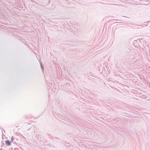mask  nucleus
Masks as SVG:
<instances>
[{"instance_id":"0eeeda50","label":"nucleus","mask_w":150,"mask_h":150,"mask_svg":"<svg viewBox=\"0 0 150 150\" xmlns=\"http://www.w3.org/2000/svg\"><path fill=\"white\" fill-rule=\"evenodd\" d=\"M119 21V20H118V19H116V21Z\"/></svg>"},{"instance_id":"39448f33","label":"nucleus","mask_w":150,"mask_h":150,"mask_svg":"<svg viewBox=\"0 0 150 150\" xmlns=\"http://www.w3.org/2000/svg\"><path fill=\"white\" fill-rule=\"evenodd\" d=\"M14 137H11V140L13 141L14 140Z\"/></svg>"},{"instance_id":"423d86ee","label":"nucleus","mask_w":150,"mask_h":150,"mask_svg":"<svg viewBox=\"0 0 150 150\" xmlns=\"http://www.w3.org/2000/svg\"><path fill=\"white\" fill-rule=\"evenodd\" d=\"M2 129L3 130V131H4V132H5V130L4 129Z\"/></svg>"},{"instance_id":"6e6552de","label":"nucleus","mask_w":150,"mask_h":150,"mask_svg":"<svg viewBox=\"0 0 150 150\" xmlns=\"http://www.w3.org/2000/svg\"><path fill=\"white\" fill-rule=\"evenodd\" d=\"M2 149V148H1V149H0V150H1V149Z\"/></svg>"},{"instance_id":"f257e3e1","label":"nucleus","mask_w":150,"mask_h":150,"mask_svg":"<svg viewBox=\"0 0 150 150\" xmlns=\"http://www.w3.org/2000/svg\"><path fill=\"white\" fill-rule=\"evenodd\" d=\"M125 54L127 56H130L132 54V52L130 49L126 48L125 52Z\"/></svg>"},{"instance_id":"f03ea898","label":"nucleus","mask_w":150,"mask_h":150,"mask_svg":"<svg viewBox=\"0 0 150 150\" xmlns=\"http://www.w3.org/2000/svg\"><path fill=\"white\" fill-rule=\"evenodd\" d=\"M6 145L8 146H9L11 145V142L9 140H7L6 141Z\"/></svg>"},{"instance_id":"20e7f679","label":"nucleus","mask_w":150,"mask_h":150,"mask_svg":"<svg viewBox=\"0 0 150 150\" xmlns=\"http://www.w3.org/2000/svg\"><path fill=\"white\" fill-rule=\"evenodd\" d=\"M133 57H132V60H133V62H136L137 60V59L136 60H134V59H135V57L134 56H133Z\"/></svg>"},{"instance_id":"7ed1b4c3","label":"nucleus","mask_w":150,"mask_h":150,"mask_svg":"<svg viewBox=\"0 0 150 150\" xmlns=\"http://www.w3.org/2000/svg\"><path fill=\"white\" fill-rule=\"evenodd\" d=\"M40 62V65L41 67V68L42 71L43 72L44 71V67L42 64V63L41 62Z\"/></svg>"}]
</instances>
